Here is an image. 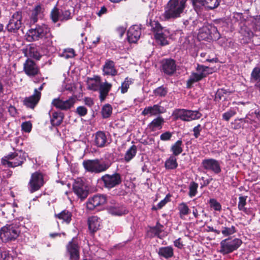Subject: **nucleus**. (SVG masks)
<instances>
[{
  "instance_id": "63",
  "label": "nucleus",
  "mask_w": 260,
  "mask_h": 260,
  "mask_svg": "<svg viewBox=\"0 0 260 260\" xmlns=\"http://www.w3.org/2000/svg\"><path fill=\"white\" fill-rule=\"evenodd\" d=\"M84 102L86 106L89 107H91L94 105L93 99L89 97L84 98Z\"/></svg>"
},
{
  "instance_id": "56",
  "label": "nucleus",
  "mask_w": 260,
  "mask_h": 260,
  "mask_svg": "<svg viewBox=\"0 0 260 260\" xmlns=\"http://www.w3.org/2000/svg\"><path fill=\"white\" fill-rule=\"evenodd\" d=\"M171 194L170 193H168L166 195L165 198L161 200L160 202L157 204L158 208L159 209H161L164 206L166 205L167 203L171 201Z\"/></svg>"
},
{
  "instance_id": "46",
  "label": "nucleus",
  "mask_w": 260,
  "mask_h": 260,
  "mask_svg": "<svg viewBox=\"0 0 260 260\" xmlns=\"http://www.w3.org/2000/svg\"><path fill=\"white\" fill-rule=\"evenodd\" d=\"M231 93V91H229V90H226L224 88L218 89L215 93V98L214 100L215 101H219L222 99V98H224V94H230Z\"/></svg>"
},
{
  "instance_id": "27",
  "label": "nucleus",
  "mask_w": 260,
  "mask_h": 260,
  "mask_svg": "<svg viewBox=\"0 0 260 260\" xmlns=\"http://www.w3.org/2000/svg\"><path fill=\"white\" fill-rule=\"evenodd\" d=\"M221 227L220 233L224 237L230 236L237 231L236 226L231 224L230 221H226L224 223H222Z\"/></svg>"
},
{
  "instance_id": "21",
  "label": "nucleus",
  "mask_w": 260,
  "mask_h": 260,
  "mask_svg": "<svg viewBox=\"0 0 260 260\" xmlns=\"http://www.w3.org/2000/svg\"><path fill=\"white\" fill-rule=\"evenodd\" d=\"M165 111L164 107L159 104H155L152 106L146 107L142 112L141 114L143 116L148 115L150 116L157 115L164 113Z\"/></svg>"
},
{
  "instance_id": "15",
  "label": "nucleus",
  "mask_w": 260,
  "mask_h": 260,
  "mask_svg": "<svg viewBox=\"0 0 260 260\" xmlns=\"http://www.w3.org/2000/svg\"><path fill=\"white\" fill-rule=\"evenodd\" d=\"M76 102V98L70 97L68 100L63 101L59 98L54 99L51 104L56 109L63 111H67L72 108Z\"/></svg>"
},
{
  "instance_id": "59",
  "label": "nucleus",
  "mask_w": 260,
  "mask_h": 260,
  "mask_svg": "<svg viewBox=\"0 0 260 260\" xmlns=\"http://www.w3.org/2000/svg\"><path fill=\"white\" fill-rule=\"evenodd\" d=\"M22 130L26 133H29L32 128V124L30 121H25L22 123Z\"/></svg>"
},
{
  "instance_id": "47",
  "label": "nucleus",
  "mask_w": 260,
  "mask_h": 260,
  "mask_svg": "<svg viewBox=\"0 0 260 260\" xmlns=\"http://www.w3.org/2000/svg\"><path fill=\"white\" fill-rule=\"evenodd\" d=\"M168 91L167 87L164 86H159L153 90V93L156 96L165 97Z\"/></svg>"
},
{
  "instance_id": "12",
  "label": "nucleus",
  "mask_w": 260,
  "mask_h": 260,
  "mask_svg": "<svg viewBox=\"0 0 260 260\" xmlns=\"http://www.w3.org/2000/svg\"><path fill=\"white\" fill-rule=\"evenodd\" d=\"M107 201V196L103 194H96L88 198L86 202V208L88 211H92L101 208Z\"/></svg>"
},
{
  "instance_id": "11",
  "label": "nucleus",
  "mask_w": 260,
  "mask_h": 260,
  "mask_svg": "<svg viewBox=\"0 0 260 260\" xmlns=\"http://www.w3.org/2000/svg\"><path fill=\"white\" fill-rule=\"evenodd\" d=\"M66 254L70 260H79L80 258V246L77 237H74L66 246Z\"/></svg>"
},
{
  "instance_id": "51",
  "label": "nucleus",
  "mask_w": 260,
  "mask_h": 260,
  "mask_svg": "<svg viewBox=\"0 0 260 260\" xmlns=\"http://www.w3.org/2000/svg\"><path fill=\"white\" fill-rule=\"evenodd\" d=\"M237 113L236 110L233 108H230L227 112L222 114V118L226 121H229L230 118Z\"/></svg>"
},
{
  "instance_id": "37",
  "label": "nucleus",
  "mask_w": 260,
  "mask_h": 260,
  "mask_svg": "<svg viewBox=\"0 0 260 260\" xmlns=\"http://www.w3.org/2000/svg\"><path fill=\"white\" fill-rule=\"evenodd\" d=\"M137 149L136 145H133L126 151L124 155V160L126 162L131 161L136 155Z\"/></svg>"
},
{
  "instance_id": "55",
  "label": "nucleus",
  "mask_w": 260,
  "mask_h": 260,
  "mask_svg": "<svg viewBox=\"0 0 260 260\" xmlns=\"http://www.w3.org/2000/svg\"><path fill=\"white\" fill-rule=\"evenodd\" d=\"M200 213H204L205 216H206V214L205 213L204 210L200 206L193 207H192V214L196 219H199L200 216Z\"/></svg>"
},
{
  "instance_id": "64",
  "label": "nucleus",
  "mask_w": 260,
  "mask_h": 260,
  "mask_svg": "<svg viewBox=\"0 0 260 260\" xmlns=\"http://www.w3.org/2000/svg\"><path fill=\"white\" fill-rule=\"evenodd\" d=\"M174 245L179 249L183 248L184 245L181 241V238H179L174 241Z\"/></svg>"
},
{
  "instance_id": "62",
  "label": "nucleus",
  "mask_w": 260,
  "mask_h": 260,
  "mask_svg": "<svg viewBox=\"0 0 260 260\" xmlns=\"http://www.w3.org/2000/svg\"><path fill=\"white\" fill-rule=\"evenodd\" d=\"M1 257L3 260H13V256L8 251H4L2 252Z\"/></svg>"
},
{
  "instance_id": "26",
  "label": "nucleus",
  "mask_w": 260,
  "mask_h": 260,
  "mask_svg": "<svg viewBox=\"0 0 260 260\" xmlns=\"http://www.w3.org/2000/svg\"><path fill=\"white\" fill-rule=\"evenodd\" d=\"M157 254L161 258L166 259L171 258L174 256V249L171 246L160 247L157 250Z\"/></svg>"
},
{
  "instance_id": "24",
  "label": "nucleus",
  "mask_w": 260,
  "mask_h": 260,
  "mask_svg": "<svg viewBox=\"0 0 260 260\" xmlns=\"http://www.w3.org/2000/svg\"><path fill=\"white\" fill-rule=\"evenodd\" d=\"M104 75L115 76L117 74V70L115 69V62L111 60H106L103 68Z\"/></svg>"
},
{
  "instance_id": "39",
  "label": "nucleus",
  "mask_w": 260,
  "mask_h": 260,
  "mask_svg": "<svg viewBox=\"0 0 260 260\" xmlns=\"http://www.w3.org/2000/svg\"><path fill=\"white\" fill-rule=\"evenodd\" d=\"M178 209L179 210V216L181 218L187 215L189 213L190 209L187 204L182 202L178 205Z\"/></svg>"
},
{
  "instance_id": "38",
  "label": "nucleus",
  "mask_w": 260,
  "mask_h": 260,
  "mask_svg": "<svg viewBox=\"0 0 260 260\" xmlns=\"http://www.w3.org/2000/svg\"><path fill=\"white\" fill-rule=\"evenodd\" d=\"M134 80L132 78H129L128 77L124 79L123 82H122L121 86L119 87L120 92L122 94L126 93L129 88L131 84L133 83Z\"/></svg>"
},
{
  "instance_id": "44",
  "label": "nucleus",
  "mask_w": 260,
  "mask_h": 260,
  "mask_svg": "<svg viewBox=\"0 0 260 260\" xmlns=\"http://www.w3.org/2000/svg\"><path fill=\"white\" fill-rule=\"evenodd\" d=\"M112 107L109 104L104 105L101 110V114L103 118H108L111 115Z\"/></svg>"
},
{
  "instance_id": "10",
  "label": "nucleus",
  "mask_w": 260,
  "mask_h": 260,
  "mask_svg": "<svg viewBox=\"0 0 260 260\" xmlns=\"http://www.w3.org/2000/svg\"><path fill=\"white\" fill-rule=\"evenodd\" d=\"M43 174L40 171H36L31 174L28 183V188L30 193H34L40 190L44 185Z\"/></svg>"
},
{
  "instance_id": "53",
  "label": "nucleus",
  "mask_w": 260,
  "mask_h": 260,
  "mask_svg": "<svg viewBox=\"0 0 260 260\" xmlns=\"http://www.w3.org/2000/svg\"><path fill=\"white\" fill-rule=\"evenodd\" d=\"M251 80L260 81V68L258 67L254 68L251 73Z\"/></svg>"
},
{
  "instance_id": "16",
  "label": "nucleus",
  "mask_w": 260,
  "mask_h": 260,
  "mask_svg": "<svg viewBox=\"0 0 260 260\" xmlns=\"http://www.w3.org/2000/svg\"><path fill=\"white\" fill-rule=\"evenodd\" d=\"M73 190L78 198L81 200L85 199L89 194L87 186L81 179L75 180L73 184Z\"/></svg>"
},
{
  "instance_id": "58",
  "label": "nucleus",
  "mask_w": 260,
  "mask_h": 260,
  "mask_svg": "<svg viewBox=\"0 0 260 260\" xmlns=\"http://www.w3.org/2000/svg\"><path fill=\"white\" fill-rule=\"evenodd\" d=\"M247 198V196H240L239 198V202L238 205V209L241 210L243 209V208L245 207V206L246 204V200Z\"/></svg>"
},
{
  "instance_id": "6",
  "label": "nucleus",
  "mask_w": 260,
  "mask_h": 260,
  "mask_svg": "<svg viewBox=\"0 0 260 260\" xmlns=\"http://www.w3.org/2000/svg\"><path fill=\"white\" fill-rule=\"evenodd\" d=\"M242 244V241L239 238L228 237L221 241L219 252L223 255L228 254L237 250Z\"/></svg>"
},
{
  "instance_id": "48",
  "label": "nucleus",
  "mask_w": 260,
  "mask_h": 260,
  "mask_svg": "<svg viewBox=\"0 0 260 260\" xmlns=\"http://www.w3.org/2000/svg\"><path fill=\"white\" fill-rule=\"evenodd\" d=\"M72 18L71 12L70 10H60V21L61 22L66 21Z\"/></svg>"
},
{
  "instance_id": "35",
  "label": "nucleus",
  "mask_w": 260,
  "mask_h": 260,
  "mask_svg": "<svg viewBox=\"0 0 260 260\" xmlns=\"http://www.w3.org/2000/svg\"><path fill=\"white\" fill-rule=\"evenodd\" d=\"M171 151L172 152V155L176 156L183 152V143L181 140H177L173 144L171 147Z\"/></svg>"
},
{
  "instance_id": "25",
  "label": "nucleus",
  "mask_w": 260,
  "mask_h": 260,
  "mask_svg": "<svg viewBox=\"0 0 260 260\" xmlns=\"http://www.w3.org/2000/svg\"><path fill=\"white\" fill-rule=\"evenodd\" d=\"M107 138L106 134L103 131H98L94 134V143L98 147L103 148L106 146Z\"/></svg>"
},
{
  "instance_id": "52",
  "label": "nucleus",
  "mask_w": 260,
  "mask_h": 260,
  "mask_svg": "<svg viewBox=\"0 0 260 260\" xmlns=\"http://www.w3.org/2000/svg\"><path fill=\"white\" fill-rule=\"evenodd\" d=\"M210 207L217 211H220L222 209L221 204L215 199H210L209 201Z\"/></svg>"
},
{
  "instance_id": "50",
  "label": "nucleus",
  "mask_w": 260,
  "mask_h": 260,
  "mask_svg": "<svg viewBox=\"0 0 260 260\" xmlns=\"http://www.w3.org/2000/svg\"><path fill=\"white\" fill-rule=\"evenodd\" d=\"M199 185L197 183L192 181L189 186L188 196L190 198L194 197L197 193V190Z\"/></svg>"
},
{
  "instance_id": "33",
  "label": "nucleus",
  "mask_w": 260,
  "mask_h": 260,
  "mask_svg": "<svg viewBox=\"0 0 260 260\" xmlns=\"http://www.w3.org/2000/svg\"><path fill=\"white\" fill-rule=\"evenodd\" d=\"M163 228V225L160 224L159 221H157L155 226L150 227L148 233L150 234V236L152 237H157L158 238H160L159 235L162 232Z\"/></svg>"
},
{
  "instance_id": "13",
  "label": "nucleus",
  "mask_w": 260,
  "mask_h": 260,
  "mask_svg": "<svg viewBox=\"0 0 260 260\" xmlns=\"http://www.w3.org/2000/svg\"><path fill=\"white\" fill-rule=\"evenodd\" d=\"M22 12H15L11 17L9 23L6 26V29L10 33H17L22 26Z\"/></svg>"
},
{
  "instance_id": "9",
  "label": "nucleus",
  "mask_w": 260,
  "mask_h": 260,
  "mask_svg": "<svg viewBox=\"0 0 260 260\" xmlns=\"http://www.w3.org/2000/svg\"><path fill=\"white\" fill-rule=\"evenodd\" d=\"M198 37L199 39L202 40L216 41L220 38V34L216 26L209 24L203 26L199 30Z\"/></svg>"
},
{
  "instance_id": "20",
  "label": "nucleus",
  "mask_w": 260,
  "mask_h": 260,
  "mask_svg": "<svg viewBox=\"0 0 260 260\" xmlns=\"http://www.w3.org/2000/svg\"><path fill=\"white\" fill-rule=\"evenodd\" d=\"M141 35V28L137 25L131 26L127 32V40L130 43H136Z\"/></svg>"
},
{
  "instance_id": "28",
  "label": "nucleus",
  "mask_w": 260,
  "mask_h": 260,
  "mask_svg": "<svg viewBox=\"0 0 260 260\" xmlns=\"http://www.w3.org/2000/svg\"><path fill=\"white\" fill-rule=\"evenodd\" d=\"M44 8L41 5H36L32 11L30 16V21L32 23H36L39 18H42L43 16Z\"/></svg>"
},
{
  "instance_id": "22",
  "label": "nucleus",
  "mask_w": 260,
  "mask_h": 260,
  "mask_svg": "<svg viewBox=\"0 0 260 260\" xmlns=\"http://www.w3.org/2000/svg\"><path fill=\"white\" fill-rule=\"evenodd\" d=\"M24 53L26 56L34 58L36 60H39L42 56L38 47L34 44L29 45Z\"/></svg>"
},
{
  "instance_id": "4",
  "label": "nucleus",
  "mask_w": 260,
  "mask_h": 260,
  "mask_svg": "<svg viewBox=\"0 0 260 260\" xmlns=\"http://www.w3.org/2000/svg\"><path fill=\"white\" fill-rule=\"evenodd\" d=\"M20 233V229L17 223L7 224L0 229V238L5 243L12 242L17 239Z\"/></svg>"
},
{
  "instance_id": "8",
  "label": "nucleus",
  "mask_w": 260,
  "mask_h": 260,
  "mask_svg": "<svg viewBox=\"0 0 260 260\" xmlns=\"http://www.w3.org/2000/svg\"><path fill=\"white\" fill-rule=\"evenodd\" d=\"M99 181L103 183L105 188L110 190L121 184L122 182V178L120 174L114 172L112 174H106L103 175Z\"/></svg>"
},
{
  "instance_id": "14",
  "label": "nucleus",
  "mask_w": 260,
  "mask_h": 260,
  "mask_svg": "<svg viewBox=\"0 0 260 260\" xmlns=\"http://www.w3.org/2000/svg\"><path fill=\"white\" fill-rule=\"evenodd\" d=\"M23 70L24 73L29 77H34L40 74L39 67L30 58H28L24 62Z\"/></svg>"
},
{
  "instance_id": "60",
  "label": "nucleus",
  "mask_w": 260,
  "mask_h": 260,
  "mask_svg": "<svg viewBox=\"0 0 260 260\" xmlns=\"http://www.w3.org/2000/svg\"><path fill=\"white\" fill-rule=\"evenodd\" d=\"M172 137V133L167 131L166 132L160 136V139L163 141H169Z\"/></svg>"
},
{
  "instance_id": "17",
  "label": "nucleus",
  "mask_w": 260,
  "mask_h": 260,
  "mask_svg": "<svg viewBox=\"0 0 260 260\" xmlns=\"http://www.w3.org/2000/svg\"><path fill=\"white\" fill-rule=\"evenodd\" d=\"M161 71L165 75L171 76L177 70L176 61L172 58H164L160 62Z\"/></svg>"
},
{
  "instance_id": "42",
  "label": "nucleus",
  "mask_w": 260,
  "mask_h": 260,
  "mask_svg": "<svg viewBox=\"0 0 260 260\" xmlns=\"http://www.w3.org/2000/svg\"><path fill=\"white\" fill-rule=\"evenodd\" d=\"M60 11L59 9L56 7H54L51 11L50 17L52 21L55 23L60 20Z\"/></svg>"
},
{
  "instance_id": "34",
  "label": "nucleus",
  "mask_w": 260,
  "mask_h": 260,
  "mask_svg": "<svg viewBox=\"0 0 260 260\" xmlns=\"http://www.w3.org/2000/svg\"><path fill=\"white\" fill-rule=\"evenodd\" d=\"M205 78L202 72L192 73L187 82V86L189 87L193 83L199 82Z\"/></svg>"
},
{
  "instance_id": "18",
  "label": "nucleus",
  "mask_w": 260,
  "mask_h": 260,
  "mask_svg": "<svg viewBox=\"0 0 260 260\" xmlns=\"http://www.w3.org/2000/svg\"><path fill=\"white\" fill-rule=\"evenodd\" d=\"M202 166L204 169L212 171L217 174L221 171L218 161L213 158L203 159L202 161Z\"/></svg>"
},
{
  "instance_id": "5",
  "label": "nucleus",
  "mask_w": 260,
  "mask_h": 260,
  "mask_svg": "<svg viewBox=\"0 0 260 260\" xmlns=\"http://www.w3.org/2000/svg\"><path fill=\"white\" fill-rule=\"evenodd\" d=\"M82 165L86 171L94 174L105 172L110 167L108 162L98 158L84 160Z\"/></svg>"
},
{
  "instance_id": "19",
  "label": "nucleus",
  "mask_w": 260,
  "mask_h": 260,
  "mask_svg": "<svg viewBox=\"0 0 260 260\" xmlns=\"http://www.w3.org/2000/svg\"><path fill=\"white\" fill-rule=\"evenodd\" d=\"M41 96V93L37 89L34 90V93L28 97H26L23 101V105L27 108L34 109L39 103Z\"/></svg>"
},
{
  "instance_id": "40",
  "label": "nucleus",
  "mask_w": 260,
  "mask_h": 260,
  "mask_svg": "<svg viewBox=\"0 0 260 260\" xmlns=\"http://www.w3.org/2000/svg\"><path fill=\"white\" fill-rule=\"evenodd\" d=\"M197 71L198 72H202L205 75V77H206L208 75L214 72L215 70L213 68H209L203 65L198 64Z\"/></svg>"
},
{
  "instance_id": "32",
  "label": "nucleus",
  "mask_w": 260,
  "mask_h": 260,
  "mask_svg": "<svg viewBox=\"0 0 260 260\" xmlns=\"http://www.w3.org/2000/svg\"><path fill=\"white\" fill-rule=\"evenodd\" d=\"M64 118V114L61 112L52 113L50 122L53 126H58L61 124Z\"/></svg>"
},
{
  "instance_id": "49",
  "label": "nucleus",
  "mask_w": 260,
  "mask_h": 260,
  "mask_svg": "<svg viewBox=\"0 0 260 260\" xmlns=\"http://www.w3.org/2000/svg\"><path fill=\"white\" fill-rule=\"evenodd\" d=\"M154 37L156 41L160 42V44L165 46L168 44L166 35L162 32L154 34Z\"/></svg>"
},
{
  "instance_id": "7",
  "label": "nucleus",
  "mask_w": 260,
  "mask_h": 260,
  "mask_svg": "<svg viewBox=\"0 0 260 260\" xmlns=\"http://www.w3.org/2000/svg\"><path fill=\"white\" fill-rule=\"evenodd\" d=\"M172 116L175 120L180 119L184 121H190L200 119L202 114L197 110L176 109L173 111Z\"/></svg>"
},
{
  "instance_id": "36",
  "label": "nucleus",
  "mask_w": 260,
  "mask_h": 260,
  "mask_svg": "<svg viewBox=\"0 0 260 260\" xmlns=\"http://www.w3.org/2000/svg\"><path fill=\"white\" fill-rule=\"evenodd\" d=\"M178 166L176 156L172 155L166 160L165 163V167L167 170L176 169Z\"/></svg>"
},
{
  "instance_id": "30",
  "label": "nucleus",
  "mask_w": 260,
  "mask_h": 260,
  "mask_svg": "<svg viewBox=\"0 0 260 260\" xmlns=\"http://www.w3.org/2000/svg\"><path fill=\"white\" fill-rule=\"evenodd\" d=\"M164 118L159 116L154 118L148 125V127L151 132L155 131L156 129H160L165 123Z\"/></svg>"
},
{
  "instance_id": "2",
  "label": "nucleus",
  "mask_w": 260,
  "mask_h": 260,
  "mask_svg": "<svg viewBox=\"0 0 260 260\" xmlns=\"http://www.w3.org/2000/svg\"><path fill=\"white\" fill-rule=\"evenodd\" d=\"M187 1L169 0L165 6L162 19L165 21H172L181 17L186 8Z\"/></svg>"
},
{
  "instance_id": "61",
  "label": "nucleus",
  "mask_w": 260,
  "mask_h": 260,
  "mask_svg": "<svg viewBox=\"0 0 260 260\" xmlns=\"http://www.w3.org/2000/svg\"><path fill=\"white\" fill-rule=\"evenodd\" d=\"M202 130L201 125L199 124L193 128V136L195 138H198L200 135V133Z\"/></svg>"
},
{
  "instance_id": "43",
  "label": "nucleus",
  "mask_w": 260,
  "mask_h": 260,
  "mask_svg": "<svg viewBox=\"0 0 260 260\" xmlns=\"http://www.w3.org/2000/svg\"><path fill=\"white\" fill-rule=\"evenodd\" d=\"M204 6L210 10H213L217 8L221 0H204Z\"/></svg>"
},
{
  "instance_id": "1",
  "label": "nucleus",
  "mask_w": 260,
  "mask_h": 260,
  "mask_svg": "<svg viewBox=\"0 0 260 260\" xmlns=\"http://www.w3.org/2000/svg\"><path fill=\"white\" fill-rule=\"evenodd\" d=\"M52 38L50 28L44 23L37 25L35 28L29 29L26 34L27 41L31 42L42 40L43 44L46 46L52 44Z\"/></svg>"
},
{
  "instance_id": "45",
  "label": "nucleus",
  "mask_w": 260,
  "mask_h": 260,
  "mask_svg": "<svg viewBox=\"0 0 260 260\" xmlns=\"http://www.w3.org/2000/svg\"><path fill=\"white\" fill-rule=\"evenodd\" d=\"M76 56L75 51L73 48L64 49L62 53L60 54V56L65 59L72 58Z\"/></svg>"
},
{
  "instance_id": "23",
  "label": "nucleus",
  "mask_w": 260,
  "mask_h": 260,
  "mask_svg": "<svg viewBox=\"0 0 260 260\" xmlns=\"http://www.w3.org/2000/svg\"><path fill=\"white\" fill-rule=\"evenodd\" d=\"M112 84L105 81L104 82L101 83L99 87V99L101 102L105 100L109 91L111 90Z\"/></svg>"
},
{
  "instance_id": "3",
  "label": "nucleus",
  "mask_w": 260,
  "mask_h": 260,
  "mask_svg": "<svg viewBox=\"0 0 260 260\" xmlns=\"http://www.w3.org/2000/svg\"><path fill=\"white\" fill-rule=\"evenodd\" d=\"M26 154L21 150H16L14 152L2 157V164L9 168H15L21 166L26 161Z\"/></svg>"
},
{
  "instance_id": "29",
  "label": "nucleus",
  "mask_w": 260,
  "mask_h": 260,
  "mask_svg": "<svg viewBox=\"0 0 260 260\" xmlns=\"http://www.w3.org/2000/svg\"><path fill=\"white\" fill-rule=\"evenodd\" d=\"M88 225L89 230L92 234L96 232L100 226V218L96 216H92L88 218Z\"/></svg>"
},
{
  "instance_id": "57",
  "label": "nucleus",
  "mask_w": 260,
  "mask_h": 260,
  "mask_svg": "<svg viewBox=\"0 0 260 260\" xmlns=\"http://www.w3.org/2000/svg\"><path fill=\"white\" fill-rule=\"evenodd\" d=\"M76 113L80 116L83 117L87 114V109L83 106H80L77 108Z\"/></svg>"
},
{
  "instance_id": "54",
  "label": "nucleus",
  "mask_w": 260,
  "mask_h": 260,
  "mask_svg": "<svg viewBox=\"0 0 260 260\" xmlns=\"http://www.w3.org/2000/svg\"><path fill=\"white\" fill-rule=\"evenodd\" d=\"M152 29L154 35L163 31V27L158 21H154L151 23Z\"/></svg>"
},
{
  "instance_id": "31",
  "label": "nucleus",
  "mask_w": 260,
  "mask_h": 260,
  "mask_svg": "<svg viewBox=\"0 0 260 260\" xmlns=\"http://www.w3.org/2000/svg\"><path fill=\"white\" fill-rule=\"evenodd\" d=\"M54 216L56 218L62 220V222L69 224L72 220V213L65 209L58 214H55Z\"/></svg>"
},
{
  "instance_id": "41",
  "label": "nucleus",
  "mask_w": 260,
  "mask_h": 260,
  "mask_svg": "<svg viewBox=\"0 0 260 260\" xmlns=\"http://www.w3.org/2000/svg\"><path fill=\"white\" fill-rule=\"evenodd\" d=\"M108 212L112 215L121 216L124 214V212L118 205L111 206L108 207Z\"/></svg>"
}]
</instances>
